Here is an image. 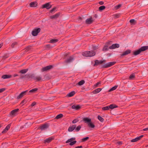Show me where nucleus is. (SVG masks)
<instances>
[{
  "label": "nucleus",
  "mask_w": 148,
  "mask_h": 148,
  "mask_svg": "<svg viewBox=\"0 0 148 148\" xmlns=\"http://www.w3.org/2000/svg\"><path fill=\"white\" fill-rule=\"evenodd\" d=\"M88 139H89L88 137H87L83 138L82 139V142H85L86 140H88Z\"/></svg>",
  "instance_id": "a18cd8bd"
},
{
  "label": "nucleus",
  "mask_w": 148,
  "mask_h": 148,
  "mask_svg": "<svg viewBox=\"0 0 148 148\" xmlns=\"http://www.w3.org/2000/svg\"><path fill=\"white\" fill-rule=\"evenodd\" d=\"M75 94V92L74 91H72L68 93L66 96L68 97H71L73 96Z\"/></svg>",
  "instance_id": "bb28decb"
},
{
  "label": "nucleus",
  "mask_w": 148,
  "mask_h": 148,
  "mask_svg": "<svg viewBox=\"0 0 148 148\" xmlns=\"http://www.w3.org/2000/svg\"><path fill=\"white\" fill-rule=\"evenodd\" d=\"M36 104V103L35 102H34L32 103L31 106L33 107Z\"/></svg>",
  "instance_id": "5fc2aeb1"
},
{
  "label": "nucleus",
  "mask_w": 148,
  "mask_h": 148,
  "mask_svg": "<svg viewBox=\"0 0 148 148\" xmlns=\"http://www.w3.org/2000/svg\"><path fill=\"white\" fill-rule=\"evenodd\" d=\"M143 130L144 131L148 130V127L144 129Z\"/></svg>",
  "instance_id": "0e129e2a"
},
{
  "label": "nucleus",
  "mask_w": 148,
  "mask_h": 148,
  "mask_svg": "<svg viewBox=\"0 0 148 148\" xmlns=\"http://www.w3.org/2000/svg\"><path fill=\"white\" fill-rule=\"evenodd\" d=\"M116 143L118 144L119 145H121L122 144V143L121 141H118Z\"/></svg>",
  "instance_id": "052dcab7"
},
{
  "label": "nucleus",
  "mask_w": 148,
  "mask_h": 148,
  "mask_svg": "<svg viewBox=\"0 0 148 148\" xmlns=\"http://www.w3.org/2000/svg\"><path fill=\"white\" fill-rule=\"evenodd\" d=\"M81 128V126L80 125H78L77 127L75 128V130L76 132H78L80 130Z\"/></svg>",
  "instance_id": "58836bf2"
},
{
  "label": "nucleus",
  "mask_w": 148,
  "mask_h": 148,
  "mask_svg": "<svg viewBox=\"0 0 148 148\" xmlns=\"http://www.w3.org/2000/svg\"><path fill=\"white\" fill-rule=\"evenodd\" d=\"M38 5V3L36 1H34L31 2L29 3V6L31 7H35Z\"/></svg>",
  "instance_id": "6ab92c4d"
},
{
  "label": "nucleus",
  "mask_w": 148,
  "mask_h": 148,
  "mask_svg": "<svg viewBox=\"0 0 148 148\" xmlns=\"http://www.w3.org/2000/svg\"><path fill=\"white\" fill-rule=\"evenodd\" d=\"M28 70V69H22L20 71L19 73L21 74H25L27 71Z\"/></svg>",
  "instance_id": "cd10ccee"
},
{
  "label": "nucleus",
  "mask_w": 148,
  "mask_h": 148,
  "mask_svg": "<svg viewBox=\"0 0 148 148\" xmlns=\"http://www.w3.org/2000/svg\"><path fill=\"white\" fill-rule=\"evenodd\" d=\"M98 119L101 122H103L104 121V119L99 115L98 116Z\"/></svg>",
  "instance_id": "e433bc0d"
},
{
  "label": "nucleus",
  "mask_w": 148,
  "mask_h": 148,
  "mask_svg": "<svg viewBox=\"0 0 148 148\" xmlns=\"http://www.w3.org/2000/svg\"><path fill=\"white\" fill-rule=\"evenodd\" d=\"M25 77L27 79H29L30 78H34V74H26L24 76L22 77V78Z\"/></svg>",
  "instance_id": "1a4fd4ad"
},
{
  "label": "nucleus",
  "mask_w": 148,
  "mask_h": 148,
  "mask_svg": "<svg viewBox=\"0 0 148 148\" xmlns=\"http://www.w3.org/2000/svg\"><path fill=\"white\" fill-rule=\"evenodd\" d=\"M74 59V58L71 56L69 57V58L65 60L64 62L66 63H69L72 62Z\"/></svg>",
  "instance_id": "dca6fc26"
},
{
  "label": "nucleus",
  "mask_w": 148,
  "mask_h": 148,
  "mask_svg": "<svg viewBox=\"0 0 148 148\" xmlns=\"http://www.w3.org/2000/svg\"><path fill=\"white\" fill-rule=\"evenodd\" d=\"M121 5L119 4L118 5L116 6L115 7V8L116 9V10H117L120 8L121 7Z\"/></svg>",
  "instance_id": "8fccbe9b"
},
{
  "label": "nucleus",
  "mask_w": 148,
  "mask_h": 148,
  "mask_svg": "<svg viewBox=\"0 0 148 148\" xmlns=\"http://www.w3.org/2000/svg\"><path fill=\"white\" fill-rule=\"evenodd\" d=\"M143 136V135H141L138 137H137L134 139H132L131 140L132 142H135L139 140L142 138Z\"/></svg>",
  "instance_id": "2eb2a0df"
},
{
  "label": "nucleus",
  "mask_w": 148,
  "mask_h": 148,
  "mask_svg": "<svg viewBox=\"0 0 148 148\" xmlns=\"http://www.w3.org/2000/svg\"><path fill=\"white\" fill-rule=\"evenodd\" d=\"M148 49V46H147L142 47L138 50L134 51L133 55L135 56H136L140 54L141 52L145 51Z\"/></svg>",
  "instance_id": "f03ea898"
},
{
  "label": "nucleus",
  "mask_w": 148,
  "mask_h": 148,
  "mask_svg": "<svg viewBox=\"0 0 148 148\" xmlns=\"http://www.w3.org/2000/svg\"><path fill=\"white\" fill-rule=\"evenodd\" d=\"M44 78L46 80H48L51 79L50 77L48 75H46L44 76Z\"/></svg>",
  "instance_id": "72a5a7b5"
},
{
  "label": "nucleus",
  "mask_w": 148,
  "mask_h": 148,
  "mask_svg": "<svg viewBox=\"0 0 148 148\" xmlns=\"http://www.w3.org/2000/svg\"><path fill=\"white\" fill-rule=\"evenodd\" d=\"M85 123H87L88 127L90 128H93L95 127V125L91 121V119L87 117L84 118L83 119Z\"/></svg>",
  "instance_id": "f257e3e1"
},
{
  "label": "nucleus",
  "mask_w": 148,
  "mask_h": 148,
  "mask_svg": "<svg viewBox=\"0 0 148 148\" xmlns=\"http://www.w3.org/2000/svg\"><path fill=\"white\" fill-rule=\"evenodd\" d=\"M58 40L57 39H52L50 40L49 42L50 43H53L58 41Z\"/></svg>",
  "instance_id": "7c9ffc66"
},
{
  "label": "nucleus",
  "mask_w": 148,
  "mask_h": 148,
  "mask_svg": "<svg viewBox=\"0 0 148 148\" xmlns=\"http://www.w3.org/2000/svg\"><path fill=\"white\" fill-rule=\"evenodd\" d=\"M85 83V81L84 80H82L78 83V84L79 86H81Z\"/></svg>",
  "instance_id": "473e14b6"
},
{
  "label": "nucleus",
  "mask_w": 148,
  "mask_h": 148,
  "mask_svg": "<svg viewBox=\"0 0 148 148\" xmlns=\"http://www.w3.org/2000/svg\"><path fill=\"white\" fill-rule=\"evenodd\" d=\"M75 139V138H72L69 139H68V140H67L66 142V143H67L69 142H71L72 141L74 140Z\"/></svg>",
  "instance_id": "c756f323"
},
{
  "label": "nucleus",
  "mask_w": 148,
  "mask_h": 148,
  "mask_svg": "<svg viewBox=\"0 0 148 148\" xmlns=\"http://www.w3.org/2000/svg\"><path fill=\"white\" fill-rule=\"evenodd\" d=\"M60 15V13H58L56 14L53 15L51 16H50V18L51 19H57L58 18Z\"/></svg>",
  "instance_id": "a211bd4d"
},
{
  "label": "nucleus",
  "mask_w": 148,
  "mask_h": 148,
  "mask_svg": "<svg viewBox=\"0 0 148 148\" xmlns=\"http://www.w3.org/2000/svg\"><path fill=\"white\" fill-rule=\"evenodd\" d=\"M54 139V138L53 137H50L44 140V142L45 143H49Z\"/></svg>",
  "instance_id": "f3484780"
},
{
  "label": "nucleus",
  "mask_w": 148,
  "mask_h": 148,
  "mask_svg": "<svg viewBox=\"0 0 148 148\" xmlns=\"http://www.w3.org/2000/svg\"><path fill=\"white\" fill-rule=\"evenodd\" d=\"M18 109L14 110L12 111L10 113V115L11 116H14L19 111Z\"/></svg>",
  "instance_id": "ddd939ff"
},
{
  "label": "nucleus",
  "mask_w": 148,
  "mask_h": 148,
  "mask_svg": "<svg viewBox=\"0 0 148 148\" xmlns=\"http://www.w3.org/2000/svg\"><path fill=\"white\" fill-rule=\"evenodd\" d=\"M101 84V82H97L94 85V86L95 87H97L98 86V85H99V84Z\"/></svg>",
  "instance_id": "603ef678"
},
{
  "label": "nucleus",
  "mask_w": 148,
  "mask_h": 148,
  "mask_svg": "<svg viewBox=\"0 0 148 148\" xmlns=\"http://www.w3.org/2000/svg\"><path fill=\"white\" fill-rule=\"evenodd\" d=\"M82 146H77L76 147H75V148H82Z\"/></svg>",
  "instance_id": "680f3d73"
},
{
  "label": "nucleus",
  "mask_w": 148,
  "mask_h": 148,
  "mask_svg": "<svg viewBox=\"0 0 148 148\" xmlns=\"http://www.w3.org/2000/svg\"><path fill=\"white\" fill-rule=\"evenodd\" d=\"M31 46H28L27 47H26L25 49V51L26 52H27L30 49H31Z\"/></svg>",
  "instance_id": "4c0bfd02"
},
{
  "label": "nucleus",
  "mask_w": 148,
  "mask_h": 148,
  "mask_svg": "<svg viewBox=\"0 0 148 148\" xmlns=\"http://www.w3.org/2000/svg\"><path fill=\"white\" fill-rule=\"evenodd\" d=\"M109 108L111 109H113L115 108L118 107V106L115 104H112L110 105V106H109Z\"/></svg>",
  "instance_id": "c85d7f7f"
},
{
  "label": "nucleus",
  "mask_w": 148,
  "mask_h": 148,
  "mask_svg": "<svg viewBox=\"0 0 148 148\" xmlns=\"http://www.w3.org/2000/svg\"><path fill=\"white\" fill-rule=\"evenodd\" d=\"M33 79L35 80H36L37 81H39L42 79L41 77L40 76H37L35 77H34Z\"/></svg>",
  "instance_id": "393cba45"
},
{
  "label": "nucleus",
  "mask_w": 148,
  "mask_h": 148,
  "mask_svg": "<svg viewBox=\"0 0 148 148\" xmlns=\"http://www.w3.org/2000/svg\"><path fill=\"white\" fill-rule=\"evenodd\" d=\"M5 89H6L5 88H3L0 89V93H1L4 92L5 90Z\"/></svg>",
  "instance_id": "3c124183"
},
{
  "label": "nucleus",
  "mask_w": 148,
  "mask_h": 148,
  "mask_svg": "<svg viewBox=\"0 0 148 148\" xmlns=\"http://www.w3.org/2000/svg\"><path fill=\"white\" fill-rule=\"evenodd\" d=\"M18 75L17 74H15L13 76L14 77H15L16 76H18Z\"/></svg>",
  "instance_id": "e2e57ef3"
},
{
  "label": "nucleus",
  "mask_w": 148,
  "mask_h": 148,
  "mask_svg": "<svg viewBox=\"0 0 148 148\" xmlns=\"http://www.w3.org/2000/svg\"><path fill=\"white\" fill-rule=\"evenodd\" d=\"M99 3L101 5H102L104 4V2L103 1H100L99 2Z\"/></svg>",
  "instance_id": "bf43d9fd"
},
{
  "label": "nucleus",
  "mask_w": 148,
  "mask_h": 148,
  "mask_svg": "<svg viewBox=\"0 0 148 148\" xmlns=\"http://www.w3.org/2000/svg\"><path fill=\"white\" fill-rule=\"evenodd\" d=\"M95 54V52L93 51H86L82 53L83 56L86 57H91L94 56Z\"/></svg>",
  "instance_id": "7ed1b4c3"
},
{
  "label": "nucleus",
  "mask_w": 148,
  "mask_h": 148,
  "mask_svg": "<svg viewBox=\"0 0 148 148\" xmlns=\"http://www.w3.org/2000/svg\"><path fill=\"white\" fill-rule=\"evenodd\" d=\"M27 91L28 90H27L22 92L17 97V99H19L22 97L26 95Z\"/></svg>",
  "instance_id": "9b49d317"
},
{
  "label": "nucleus",
  "mask_w": 148,
  "mask_h": 148,
  "mask_svg": "<svg viewBox=\"0 0 148 148\" xmlns=\"http://www.w3.org/2000/svg\"><path fill=\"white\" fill-rule=\"evenodd\" d=\"M135 77V75L134 73L132 74L130 76L129 79L130 80L133 79Z\"/></svg>",
  "instance_id": "f704fd0d"
},
{
  "label": "nucleus",
  "mask_w": 148,
  "mask_h": 148,
  "mask_svg": "<svg viewBox=\"0 0 148 148\" xmlns=\"http://www.w3.org/2000/svg\"><path fill=\"white\" fill-rule=\"evenodd\" d=\"M94 17H95L96 18L97 17V15L96 14H95Z\"/></svg>",
  "instance_id": "338daca9"
},
{
  "label": "nucleus",
  "mask_w": 148,
  "mask_h": 148,
  "mask_svg": "<svg viewBox=\"0 0 148 148\" xmlns=\"http://www.w3.org/2000/svg\"><path fill=\"white\" fill-rule=\"evenodd\" d=\"M25 101V99L23 100L21 102V104H22Z\"/></svg>",
  "instance_id": "69168bd1"
},
{
  "label": "nucleus",
  "mask_w": 148,
  "mask_h": 148,
  "mask_svg": "<svg viewBox=\"0 0 148 148\" xmlns=\"http://www.w3.org/2000/svg\"><path fill=\"white\" fill-rule=\"evenodd\" d=\"M109 109V106H107L104 107H103L102 108V109L104 110H108Z\"/></svg>",
  "instance_id": "c03bdc74"
},
{
  "label": "nucleus",
  "mask_w": 148,
  "mask_h": 148,
  "mask_svg": "<svg viewBox=\"0 0 148 148\" xmlns=\"http://www.w3.org/2000/svg\"><path fill=\"white\" fill-rule=\"evenodd\" d=\"M52 7V5L49 3H46L42 6V8H46L47 9H49Z\"/></svg>",
  "instance_id": "0eeeda50"
},
{
  "label": "nucleus",
  "mask_w": 148,
  "mask_h": 148,
  "mask_svg": "<svg viewBox=\"0 0 148 148\" xmlns=\"http://www.w3.org/2000/svg\"><path fill=\"white\" fill-rule=\"evenodd\" d=\"M101 90V88H98L92 92V93L94 94H96L99 92Z\"/></svg>",
  "instance_id": "a878e982"
},
{
  "label": "nucleus",
  "mask_w": 148,
  "mask_h": 148,
  "mask_svg": "<svg viewBox=\"0 0 148 148\" xmlns=\"http://www.w3.org/2000/svg\"><path fill=\"white\" fill-rule=\"evenodd\" d=\"M49 126V124L48 123H46L41 125L38 128V129H40L41 130H45L48 128Z\"/></svg>",
  "instance_id": "423d86ee"
},
{
  "label": "nucleus",
  "mask_w": 148,
  "mask_h": 148,
  "mask_svg": "<svg viewBox=\"0 0 148 148\" xmlns=\"http://www.w3.org/2000/svg\"><path fill=\"white\" fill-rule=\"evenodd\" d=\"M46 47L47 48H51V47L50 45H46Z\"/></svg>",
  "instance_id": "6e6d98bb"
},
{
  "label": "nucleus",
  "mask_w": 148,
  "mask_h": 148,
  "mask_svg": "<svg viewBox=\"0 0 148 148\" xmlns=\"http://www.w3.org/2000/svg\"><path fill=\"white\" fill-rule=\"evenodd\" d=\"M119 45L118 44H113L111 46L109 47V48L110 49H113L116 48H119Z\"/></svg>",
  "instance_id": "4468645a"
},
{
  "label": "nucleus",
  "mask_w": 148,
  "mask_h": 148,
  "mask_svg": "<svg viewBox=\"0 0 148 148\" xmlns=\"http://www.w3.org/2000/svg\"><path fill=\"white\" fill-rule=\"evenodd\" d=\"M41 30L40 28H36L34 29L32 32V35L34 36H36L38 34Z\"/></svg>",
  "instance_id": "39448f33"
},
{
  "label": "nucleus",
  "mask_w": 148,
  "mask_h": 148,
  "mask_svg": "<svg viewBox=\"0 0 148 148\" xmlns=\"http://www.w3.org/2000/svg\"><path fill=\"white\" fill-rule=\"evenodd\" d=\"M53 67V66L50 65L48 66H47L43 68L41 70L42 71L44 72L45 71H47L48 70L51 69Z\"/></svg>",
  "instance_id": "f8f14e48"
},
{
  "label": "nucleus",
  "mask_w": 148,
  "mask_h": 148,
  "mask_svg": "<svg viewBox=\"0 0 148 148\" xmlns=\"http://www.w3.org/2000/svg\"><path fill=\"white\" fill-rule=\"evenodd\" d=\"M69 54V53H65L64 54V57H66Z\"/></svg>",
  "instance_id": "4d7b16f0"
},
{
  "label": "nucleus",
  "mask_w": 148,
  "mask_h": 148,
  "mask_svg": "<svg viewBox=\"0 0 148 148\" xmlns=\"http://www.w3.org/2000/svg\"><path fill=\"white\" fill-rule=\"evenodd\" d=\"M72 108L76 110H77L81 108V107L79 105H73L72 106Z\"/></svg>",
  "instance_id": "412c9836"
},
{
  "label": "nucleus",
  "mask_w": 148,
  "mask_h": 148,
  "mask_svg": "<svg viewBox=\"0 0 148 148\" xmlns=\"http://www.w3.org/2000/svg\"><path fill=\"white\" fill-rule=\"evenodd\" d=\"M11 125L10 124H8L5 128V129L2 132V133H4L6 132L10 129Z\"/></svg>",
  "instance_id": "5701e85b"
},
{
  "label": "nucleus",
  "mask_w": 148,
  "mask_h": 148,
  "mask_svg": "<svg viewBox=\"0 0 148 148\" xmlns=\"http://www.w3.org/2000/svg\"><path fill=\"white\" fill-rule=\"evenodd\" d=\"M38 90L37 88H35L29 91V92H34L37 91Z\"/></svg>",
  "instance_id": "79ce46f5"
},
{
  "label": "nucleus",
  "mask_w": 148,
  "mask_h": 148,
  "mask_svg": "<svg viewBox=\"0 0 148 148\" xmlns=\"http://www.w3.org/2000/svg\"><path fill=\"white\" fill-rule=\"evenodd\" d=\"M56 9H57V8L56 7H55L53 8L49 12L51 13H52L53 12L56 11Z\"/></svg>",
  "instance_id": "de8ad7c7"
},
{
  "label": "nucleus",
  "mask_w": 148,
  "mask_h": 148,
  "mask_svg": "<svg viewBox=\"0 0 148 148\" xmlns=\"http://www.w3.org/2000/svg\"><path fill=\"white\" fill-rule=\"evenodd\" d=\"M79 121V120L77 119H75L73 120L72 121L73 123H75Z\"/></svg>",
  "instance_id": "09e8293b"
},
{
  "label": "nucleus",
  "mask_w": 148,
  "mask_h": 148,
  "mask_svg": "<svg viewBox=\"0 0 148 148\" xmlns=\"http://www.w3.org/2000/svg\"><path fill=\"white\" fill-rule=\"evenodd\" d=\"M114 16L116 18H118L119 17V14H116L114 15Z\"/></svg>",
  "instance_id": "864d4df0"
},
{
  "label": "nucleus",
  "mask_w": 148,
  "mask_h": 148,
  "mask_svg": "<svg viewBox=\"0 0 148 148\" xmlns=\"http://www.w3.org/2000/svg\"><path fill=\"white\" fill-rule=\"evenodd\" d=\"M116 62H110L107 63H106L103 65L101 66V68H106L110 67L113 65H114Z\"/></svg>",
  "instance_id": "20e7f679"
},
{
  "label": "nucleus",
  "mask_w": 148,
  "mask_h": 148,
  "mask_svg": "<svg viewBox=\"0 0 148 148\" xmlns=\"http://www.w3.org/2000/svg\"><path fill=\"white\" fill-rule=\"evenodd\" d=\"M118 87L117 85H116L114 87H112V88H111L109 90V92H111V91H112L113 90H115Z\"/></svg>",
  "instance_id": "2f4dec72"
},
{
  "label": "nucleus",
  "mask_w": 148,
  "mask_h": 148,
  "mask_svg": "<svg viewBox=\"0 0 148 148\" xmlns=\"http://www.w3.org/2000/svg\"><path fill=\"white\" fill-rule=\"evenodd\" d=\"M18 44V43L16 42H15L12 43L11 45V46L12 48H14V46L15 45H17Z\"/></svg>",
  "instance_id": "37998d69"
},
{
  "label": "nucleus",
  "mask_w": 148,
  "mask_h": 148,
  "mask_svg": "<svg viewBox=\"0 0 148 148\" xmlns=\"http://www.w3.org/2000/svg\"><path fill=\"white\" fill-rule=\"evenodd\" d=\"M130 22L132 24H135L136 23V21L134 19H131L130 20Z\"/></svg>",
  "instance_id": "ea45409f"
},
{
  "label": "nucleus",
  "mask_w": 148,
  "mask_h": 148,
  "mask_svg": "<svg viewBox=\"0 0 148 148\" xmlns=\"http://www.w3.org/2000/svg\"><path fill=\"white\" fill-rule=\"evenodd\" d=\"M77 141L76 140H74L73 142H71V143L69 144V145L71 146L73 145L74 144H75Z\"/></svg>",
  "instance_id": "49530a36"
},
{
  "label": "nucleus",
  "mask_w": 148,
  "mask_h": 148,
  "mask_svg": "<svg viewBox=\"0 0 148 148\" xmlns=\"http://www.w3.org/2000/svg\"><path fill=\"white\" fill-rule=\"evenodd\" d=\"M94 21L92 19V18L91 17L88 18L86 20L85 23L87 24H90L92 23Z\"/></svg>",
  "instance_id": "9d476101"
},
{
  "label": "nucleus",
  "mask_w": 148,
  "mask_h": 148,
  "mask_svg": "<svg viewBox=\"0 0 148 148\" xmlns=\"http://www.w3.org/2000/svg\"><path fill=\"white\" fill-rule=\"evenodd\" d=\"M76 127V125H73L72 126H70L69 127L68 131L69 132H71L73 131Z\"/></svg>",
  "instance_id": "4be33fe9"
},
{
  "label": "nucleus",
  "mask_w": 148,
  "mask_h": 148,
  "mask_svg": "<svg viewBox=\"0 0 148 148\" xmlns=\"http://www.w3.org/2000/svg\"><path fill=\"white\" fill-rule=\"evenodd\" d=\"M106 8V7L105 6L102 5L99 8V10L100 11H102L105 9Z\"/></svg>",
  "instance_id": "a19ab883"
},
{
  "label": "nucleus",
  "mask_w": 148,
  "mask_h": 148,
  "mask_svg": "<svg viewBox=\"0 0 148 148\" xmlns=\"http://www.w3.org/2000/svg\"><path fill=\"white\" fill-rule=\"evenodd\" d=\"M79 19H80L81 20H82V18L81 17H80V16L79 17Z\"/></svg>",
  "instance_id": "774afa93"
},
{
  "label": "nucleus",
  "mask_w": 148,
  "mask_h": 148,
  "mask_svg": "<svg viewBox=\"0 0 148 148\" xmlns=\"http://www.w3.org/2000/svg\"><path fill=\"white\" fill-rule=\"evenodd\" d=\"M12 75H3L1 77L3 79L10 78L12 77Z\"/></svg>",
  "instance_id": "b1692460"
},
{
  "label": "nucleus",
  "mask_w": 148,
  "mask_h": 148,
  "mask_svg": "<svg viewBox=\"0 0 148 148\" xmlns=\"http://www.w3.org/2000/svg\"><path fill=\"white\" fill-rule=\"evenodd\" d=\"M131 52V50L128 49L124 52L122 53L121 54V56H124L130 53Z\"/></svg>",
  "instance_id": "aec40b11"
},
{
  "label": "nucleus",
  "mask_w": 148,
  "mask_h": 148,
  "mask_svg": "<svg viewBox=\"0 0 148 148\" xmlns=\"http://www.w3.org/2000/svg\"><path fill=\"white\" fill-rule=\"evenodd\" d=\"M63 116V115L62 114H60L58 115H57L56 117H55V119H58L62 117Z\"/></svg>",
  "instance_id": "c9c22d12"
},
{
  "label": "nucleus",
  "mask_w": 148,
  "mask_h": 148,
  "mask_svg": "<svg viewBox=\"0 0 148 148\" xmlns=\"http://www.w3.org/2000/svg\"><path fill=\"white\" fill-rule=\"evenodd\" d=\"M108 50V49L107 48V47L106 46L103 49V50L107 51V50Z\"/></svg>",
  "instance_id": "13d9d810"
},
{
  "label": "nucleus",
  "mask_w": 148,
  "mask_h": 148,
  "mask_svg": "<svg viewBox=\"0 0 148 148\" xmlns=\"http://www.w3.org/2000/svg\"><path fill=\"white\" fill-rule=\"evenodd\" d=\"M106 62V60H103L99 61L98 60H95V63L93 65L94 66H96L100 64H101Z\"/></svg>",
  "instance_id": "6e6552de"
}]
</instances>
